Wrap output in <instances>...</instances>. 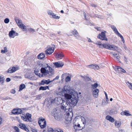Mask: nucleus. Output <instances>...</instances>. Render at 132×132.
Segmentation results:
<instances>
[{"instance_id": "11", "label": "nucleus", "mask_w": 132, "mask_h": 132, "mask_svg": "<svg viewBox=\"0 0 132 132\" xmlns=\"http://www.w3.org/2000/svg\"><path fill=\"white\" fill-rule=\"evenodd\" d=\"M18 35V34L15 32V31L12 30L10 31L9 35L11 38H14L15 36H17Z\"/></svg>"}, {"instance_id": "22", "label": "nucleus", "mask_w": 132, "mask_h": 132, "mask_svg": "<svg viewBox=\"0 0 132 132\" xmlns=\"http://www.w3.org/2000/svg\"><path fill=\"white\" fill-rule=\"evenodd\" d=\"M19 126L21 128L24 129L27 131H29L28 129L26 127V126L24 124L22 123H20L19 125Z\"/></svg>"}, {"instance_id": "35", "label": "nucleus", "mask_w": 132, "mask_h": 132, "mask_svg": "<svg viewBox=\"0 0 132 132\" xmlns=\"http://www.w3.org/2000/svg\"><path fill=\"white\" fill-rule=\"evenodd\" d=\"M52 129L54 132H63L62 130L59 128L55 129L54 130Z\"/></svg>"}, {"instance_id": "33", "label": "nucleus", "mask_w": 132, "mask_h": 132, "mask_svg": "<svg viewBox=\"0 0 132 132\" xmlns=\"http://www.w3.org/2000/svg\"><path fill=\"white\" fill-rule=\"evenodd\" d=\"M25 87V85L24 84H21L19 87V91H21L23 89H24Z\"/></svg>"}, {"instance_id": "10", "label": "nucleus", "mask_w": 132, "mask_h": 132, "mask_svg": "<svg viewBox=\"0 0 132 132\" xmlns=\"http://www.w3.org/2000/svg\"><path fill=\"white\" fill-rule=\"evenodd\" d=\"M54 49L53 47H48L47 49L45 51V53L46 55H50L54 52Z\"/></svg>"}, {"instance_id": "57", "label": "nucleus", "mask_w": 132, "mask_h": 132, "mask_svg": "<svg viewBox=\"0 0 132 132\" xmlns=\"http://www.w3.org/2000/svg\"><path fill=\"white\" fill-rule=\"evenodd\" d=\"M11 79L10 78H8L6 79V81L7 82H9L10 81Z\"/></svg>"}, {"instance_id": "4", "label": "nucleus", "mask_w": 132, "mask_h": 132, "mask_svg": "<svg viewBox=\"0 0 132 132\" xmlns=\"http://www.w3.org/2000/svg\"><path fill=\"white\" fill-rule=\"evenodd\" d=\"M117 51L118 53H116L113 52L111 53L112 55L114 57L116 60L119 61L120 63V61L119 60L122 58L125 62L127 64L128 62V58L126 57L123 53V51L121 50H116Z\"/></svg>"}, {"instance_id": "47", "label": "nucleus", "mask_w": 132, "mask_h": 132, "mask_svg": "<svg viewBox=\"0 0 132 132\" xmlns=\"http://www.w3.org/2000/svg\"><path fill=\"white\" fill-rule=\"evenodd\" d=\"M67 73H64L61 76V78H62V79H63L67 75Z\"/></svg>"}, {"instance_id": "46", "label": "nucleus", "mask_w": 132, "mask_h": 132, "mask_svg": "<svg viewBox=\"0 0 132 132\" xmlns=\"http://www.w3.org/2000/svg\"><path fill=\"white\" fill-rule=\"evenodd\" d=\"M42 97L41 95L40 94L36 96V100H39Z\"/></svg>"}, {"instance_id": "32", "label": "nucleus", "mask_w": 132, "mask_h": 132, "mask_svg": "<svg viewBox=\"0 0 132 132\" xmlns=\"http://www.w3.org/2000/svg\"><path fill=\"white\" fill-rule=\"evenodd\" d=\"M92 88L93 90H95L96 88L98 86V84L96 83H95L93 84H91Z\"/></svg>"}, {"instance_id": "17", "label": "nucleus", "mask_w": 132, "mask_h": 132, "mask_svg": "<svg viewBox=\"0 0 132 132\" xmlns=\"http://www.w3.org/2000/svg\"><path fill=\"white\" fill-rule=\"evenodd\" d=\"M72 33L75 36L77 39H79L80 37V35L76 30L75 29L72 31Z\"/></svg>"}, {"instance_id": "38", "label": "nucleus", "mask_w": 132, "mask_h": 132, "mask_svg": "<svg viewBox=\"0 0 132 132\" xmlns=\"http://www.w3.org/2000/svg\"><path fill=\"white\" fill-rule=\"evenodd\" d=\"M22 26L20 28H21L23 30V31H26L27 30V27H26L23 24H22Z\"/></svg>"}, {"instance_id": "26", "label": "nucleus", "mask_w": 132, "mask_h": 132, "mask_svg": "<svg viewBox=\"0 0 132 132\" xmlns=\"http://www.w3.org/2000/svg\"><path fill=\"white\" fill-rule=\"evenodd\" d=\"M27 117V121H31V114L27 113L26 114V116Z\"/></svg>"}, {"instance_id": "58", "label": "nucleus", "mask_w": 132, "mask_h": 132, "mask_svg": "<svg viewBox=\"0 0 132 132\" xmlns=\"http://www.w3.org/2000/svg\"><path fill=\"white\" fill-rule=\"evenodd\" d=\"M127 52L128 53L129 55H130L131 54V52L129 50H127Z\"/></svg>"}, {"instance_id": "40", "label": "nucleus", "mask_w": 132, "mask_h": 132, "mask_svg": "<svg viewBox=\"0 0 132 132\" xmlns=\"http://www.w3.org/2000/svg\"><path fill=\"white\" fill-rule=\"evenodd\" d=\"M52 17L54 19H59L60 18V16H56V15L54 13V14L53 15Z\"/></svg>"}, {"instance_id": "1", "label": "nucleus", "mask_w": 132, "mask_h": 132, "mask_svg": "<svg viewBox=\"0 0 132 132\" xmlns=\"http://www.w3.org/2000/svg\"><path fill=\"white\" fill-rule=\"evenodd\" d=\"M73 94L72 95L65 94V97L68 100L66 102L62 100V102L61 103V108L65 111L67 110H69V109H70V107L76 105L77 103L78 100V93L77 92H73Z\"/></svg>"}, {"instance_id": "56", "label": "nucleus", "mask_w": 132, "mask_h": 132, "mask_svg": "<svg viewBox=\"0 0 132 132\" xmlns=\"http://www.w3.org/2000/svg\"><path fill=\"white\" fill-rule=\"evenodd\" d=\"M99 47L101 48H104V44L103 45L101 44L99 46Z\"/></svg>"}, {"instance_id": "29", "label": "nucleus", "mask_w": 132, "mask_h": 132, "mask_svg": "<svg viewBox=\"0 0 132 132\" xmlns=\"http://www.w3.org/2000/svg\"><path fill=\"white\" fill-rule=\"evenodd\" d=\"M4 80V77L3 76L0 75V83L1 85H3Z\"/></svg>"}, {"instance_id": "25", "label": "nucleus", "mask_w": 132, "mask_h": 132, "mask_svg": "<svg viewBox=\"0 0 132 132\" xmlns=\"http://www.w3.org/2000/svg\"><path fill=\"white\" fill-rule=\"evenodd\" d=\"M115 125L117 128H119L121 125V122L119 120H115Z\"/></svg>"}, {"instance_id": "21", "label": "nucleus", "mask_w": 132, "mask_h": 132, "mask_svg": "<svg viewBox=\"0 0 132 132\" xmlns=\"http://www.w3.org/2000/svg\"><path fill=\"white\" fill-rule=\"evenodd\" d=\"M106 118L107 120H109L110 122H113L114 121V119L110 116L108 115L106 116Z\"/></svg>"}, {"instance_id": "48", "label": "nucleus", "mask_w": 132, "mask_h": 132, "mask_svg": "<svg viewBox=\"0 0 132 132\" xmlns=\"http://www.w3.org/2000/svg\"><path fill=\"white\" fill-rule=\"evenodd\" d=\"M15 91L14 89H12L11 91V93L13 94H14L15 93Z\"/></svg>"}, {"instance_id": "36", "label": "nucleus", "mask_w": 132, "mask_h": 132, "mask_svg": "<svg viewBox=\"0 0 132 132\" xmlns=\"http://www.w3.org/2000/svg\"><path fill=\"white\" fill-rule=\"evenodd\" d=\"M28 30L29 31L30 33H33L34 32H35V30L32 28H28Z\"/></svg>"}, {"instance_id": "50", "label": "nucleus", "mask_w": 132, "mask_h": 132, "mask_svg": "<svg viewBox=\"0 0 132 132\" xmlns=\"http://www.w3.org/2000/svg\"><path fill=\"white\" fill-rule=\"evenodd\" d=\"M95 17H97L99 18H102V16L98 15H95Z\"/></svg>"}, {"instance_id": "12", "label": "nucleus", "mask_w": 132, "mask_h": 132, "mask_svg": "<svg viewBox=\"0 0 132 132\" xmlns=\"http://www.w3.org/2000/svg\"><path fill=\"white\" fill-rule=\"evenodd\" d=\"M19 69V67H13L12 68H11L8 69V72L9 73H12L15 72Z\"/></svg>"}, {"instance_id": "9", "label": "nucleus", "mask_w": 132, "mask_h": 132, "mask_svg": "<svg viewBox=\"0 0 132 132\" xmlns=\"http://www.w3.org/2000/svg\"><path fill=\"white\" fill-rule=\"evenodd\" d=\"M67 112L66 114H65V119L66 120L68 121H70L72 120V116L71 115L72 114V113L70 111V112H67V111H66Z\"/></svg>"}, {"instance_id": "31", "label": "nucleus", "mask_w": 132, "mask_h": 132, "mask_svg": "<svg viewBox=\"0 0 132 132\" xmlns=\"http://www.w3.org/2000/svg\"><path fill=\"white\" fill-rule=\"evenodd\" d=\"M63 100L62 98L60 97H58L57 98V102L56 103L57 104H59L62 102V100Z\"/></svg>"}, {"instance_id": "20", "label": "nucleus", "mask_w": 132, "mask_h": 132, "mask_svg": "<svg viewBox=\"0 0 132 132\" xmlns=\"http://www.w3.org/2000/svg\"><path fill=\"white\" fill-rule=\"evenodd\" d=\"M15 20L20 28L22 26V24H24L22 23V21L19 19H15Z\"/></svg>"}, {"instance_id": "34", "label": "nucleus", "mask_w": 132, "mask_h": 132, "mask_svg": "<svg viewBox=\"0 0 132 132\" xmlns=\"http://www.w3.org/2000/svg\"><path fill=\"white\" fill-rule=\"evenodd\" d=\"M118 71H120L122 73H125L126 72V71L120 67H119L118 68Z\"/></svg>"}, {"instance_id": "41", "label": "nucleus", "mask_w": 132, "mask_h": 132, "mask_svg": "<svg viewBox=\"0 0 132 132\" xmlns=\"http://www.w3.org/2000/svg\"><path fill=\"white\" fill-rule=\"evenodd\" d=\"M71 80L70 77L69 76H67L65 79V81L66 82L70 81Z\"/></svg>"}, {"instance_id": "44", "label": "nucleus", "mask_w": 132, "mask_h": 132, "mask_svg": "<svg viewBox=\"0 0 132 132\" xmlns=\"http://www.w3.org/2000/svg\"><path fill=\"white\" fill-rule=\"evenodd\" d=\"M10 21V20L8 18H6L4 20V22L6 23H8Z\"/></svg>"}, {"instance_id": "18", "label": "nucleus", "mask_w": 132, "mask_h": 132, "mask_svg": "<svg viewBox=\"0 0 132 132\" xmlns=\"http://www.w3.org/2000/svg\"><path fill=\"white\" fill-rule=\"evenodd\" d=\"M99 92V90L97 89H96L95 90H93V94L94 97L97 98L98 97Z\"/></svg>"}, {"instance_id": "51", "label": "nucleus", "mask_w": 132, "mask_h": 132, "mask_svg": "<svg viewBox=\"0 0 132 132\" xmlns=\"http://www.w3.org/2000/svg\"><path fill=\"white\" fill-rule=\"evenodd\" d=\"M59 76H57L53 80H52L51 81H52V82H53V81H54L55 80H56V79L57 80V79H59Z\"/></svg>"}, {"instance_id": "24", "label": "nucleus", "mask_w": 132, "mask_h": 132, "mask_svg": "<svg viewBox=\"0 0 132 132\" xmlns=\"http://www.w3.org/2000/svg\"><path fill=\"white\" fill-rule=\"evenodd\" d=\"M111 28L117 35H118L120 34L117 30L116 27L112 25L111 26Z\"/></svg>"}, {"instance_id": "23", "label": "nucleus", "mask_w": 132, "mask_h": 132, "mask_svg": "<svg viewBox=\"0 0 132 132\" xmlns=\"http://www.w3.org/2000/svg\"><path fill=\"white\" fill-rule=\"evenodd\" d=\"M120 114L122 115H125L126 116H131V115L129 113V112L128 111H122L121 113Z\"/></svg>"}, {"instance_id": "60", "label": "nucleus", "mask_w": 132, "mask_h": 132, "mask_svg": "<svg viewBox=\"0 0 132 132\" xmlns=\"http://www.w3.org/2000/svg\"><path fill=\"white\" fill-rule=\"evenodd\" d=\"M123 48L124 49L126 50V51H127V50H128L127 48V47L125 45H124L123 46Z\"/></svg>"}, {"instance_id": "15", "label": "nucleus", "mask_w": 132, "mask_h": 132, "mask_svg": "<svg viewBox=\"0 0 132 132\" xmlns=\"http://www.w3.org/2000/svg\"><path fill=\"white\" fill-rule=\"evenodd\" d=\"M22 112V110L20 109H14L12 111V113L14 114H20Z\"/></svg>"}, {"instance_id": "63", "label": "nucleus", "mask_w": 132, "mask_h": 132, "mask_svg": "<svg viewBox=\"0 0 132 132\" xmlns=\"http://www.w3.org/2000/svg\"><path fill=\"white\" fill-rule=\"evenodd\" d=\"M95 44L99 46L101 44V43H100V42H98L96 43H95Z\"/></svg>"}, {"instance_id": "62", "label": "nucleus", "mask_w": 132, "mask_h": 132, "mask_svg": "<svg viewBox=\"0 0 132 132\" xmlns=\"http://www.w3.org/2000/svg\"><path fill=\"white\" fill-rule=\"evenodd\" d=\"M91 5L92 7H96V5H95L94 4H91Z\"/></svg>"}, {"instance_id": "13", "label": "nucleus", "mask_w": 132, "mask_h": 132, "mask_svg": "<svg viewBox=\"0 0 132 132\" xmlns=\"http://www.w3.org/2000/svg\"><path fill=\"white\" fill-rule=\"evenodd\" d=\"M51 82H52V81H50V79L47 80L43 79L41 81L40 85H44L45 84L46 85H48Z\"/></svg>"}, {"instance_id": "7", "label": "nucleus", "mask_w": 132, "mask_h": 132, "mask_svg": "<svg viewBox=\"0 0 132 132\" xmlns=\"http://www.w3.org/2000/svg\"><path fill=\"white\" fill-rule=\"evenodd\" d=\"M59 110L58 109H53L52 114L55 119L59 120L60 119V113Z\"/></svg>"}, {"instance_id": "14", "label": "nucleus", "mask_w": 132, "mask_h": 132, "mask_svg": "<svg viewBox=\"0 0 132 132\" xmlns=\"http://www.w3.org/2000/svg\"><path fill=\"white\" fill-rule=\"evenodd\" d=\"M53 64L57 68L62 67L64 65L63 63L61 61H58L57 62H55Z\"/></svg>"}, {"instance_id": "16", "label": "nucleus", "mask_w": 132, "mask_h": 132, "mask_svg": "<svg viewBox=\"0 0 132 132\" xmlns=\"http://www.w3.org/2000/svg\"><path fill=\"white\" fill-rule=\"evenodd\" d=\"M118 47L113 45L109 44L108 49L112 50L113 51L117 50L118 49Z\"/></svg>"}, {"instance_id": "54", "label": "nucleus", "mask_w": 132, "mask_h": 132, "mask_svg": "<svg viewBox=\"0 0 132 132\" xmlns=\"http://www.w3.org/2000/svg\"><path fill=\"white\" fill-rule=\"evenodd\" d=\"M129 88L132 90V84H130V85L128 86Z\"/></svg>"}, {"instance_id": "42", "label": "nucleus", "mask_w": 132, "mask_h": 132, "mask_svg": "<svg viewBox=\"0 0 132 132\" xmlns=\"http://www.w3.org/2000/svg\"><path fill=\"white\" fill-rule=\"evenodd\" d=\"M118 36L120 37V38H121V40L122 41L123 43H124L125 41L124 40V38L120 34H118Z\"/></svg>"}, {"instance_id": "43", "label": "nucleus", "mask_w": 132, "mask_h": 132, "mask_svg": "<svg viewBox=\"0 0 132 132\" xmlns=\"http://www.w3.org/2000/svg\"><path fill=\"white\" fill-rule=\"evenodd\" d=\"M48 13L49 15H51L52 16L53 14H54V13L51 10L48 11Z\"/></svg>"}, {"instance_id": "53", "label": "nucleus", "mask_w": 132, "mask_h": 132, "mask_svg": "<svg viewBox=\"0 0 132 132\" xmlns=\"http://www.w3.org/2000/svg\"><path fill=\"white\" fill-rule=\"evenodd\" d=\"M31 130L32 132H37V130L35 128H32Z\"/></svg>"}, {"instance_id": "55", "label": "nucleus", "mask_w": 132, "mask_h": 132, "mask_svg": "<svg viewBox=\"0 0 132 132\" xmlns=\"http://www.w3.org/2000/svg\"><path fill=\"white\" fill-rule=\"evenodd\" d=\"M119 67L118 66H116L115 68H114V70L117 72H118V68Z\"/></svg>"}, {"instance_id": "49", "label": "nucleus", "mask_w": 132, "mask_h": 132, "mask_svg": "<svg viewBox=\"0 0 132 132\" xmlns=\"http://www.w3.org/2000/svg\"><path fill=\"white\" fill-rule=\"evenodd\" d=\"M104 93L105 95V97L106 98V101H108V98L106 93L105 92H104Z\"/></svg>"}, {"instance_id": "45", "label": "nucleus", "mask_w": 132, "mask_h": 132, "mask_svg": "<svg viewBox=\"0 0 132 132\" xmlns=\"http://www.w3.org/2000/svg\"><path fill=\"white\" fill-rule=\"evenodd\" d=\"M109 44L108 43H105L104 44V48L107 49Z\"/></svg>"}, {"instance_id": "3", "label": "nucleus", "mask_w": 132, "mask_h": 132, "mask_svg": "<svg viewBox=\"0 0 132 132\" xmlns=\"http://www.w3.org/2000/svg\"><path fill=\"white\" fill-rule=\"evenodd\" d=\"M86 123V119L83 117H81V119L75 118L73 121L74 128L76 130H82L84 128Z\"/></svg>"}, {"instance_id": "8", "label": "nucleus", "mask_w": 132, "mask_h": 132, "mask_svg": "<svg viewBox=\"0 0 132 132\" xmlns=\"http://www.w3.org/2000/svg\"><path fill=\"white\" fill-rule=\"evenodd\" d=\"M106 32L105 31L102 32L101 34L98 35V38L101 40L107 41L108 39L106 37L105 34V33Z\"/></svg>"}, {"instance_id": "64", "label": "nucleus", "mask_w": 132, "mask_h": 132, "mask_svg": "<svg viewBox=\"0 0 132 132\" xmlns=\"http://www.w3.org/2000/svg\"><path fill=\"white\" fill-rule=\"evenodd\" d=\"M117 111H113L112 112V113H113V114H116L117 113Z\"/></svg>"}, {"instance_id": "28", "label": "nucleus", "mask_w": 132, "mask_h": 132, "mask_svg": "<svg viewBox=\"0 0 132 132\" xmlns=\"http://www.w3.org/2000/svg\"><path fill=\"white\" fill-rule=\"evenodd\" d=\"M45 57V55L44 53H40L37 56L38 59H42L44 58Z\"/></svg>"}, {"instance_id": "39", "label": "nucleus", "mask_w": 132, "mask_h": 132, "mask_svg": "<svg viewBox=\"0 0 132 132\" xmlns=\"http://www.w3.org/2000/svg\"><path fill=\"white\" fill-rule=\"evenodd\" d=\"M7 52V50L6 47H5L4 48V50H1V53H4Z\"/></svg>"}, {"instance_id": "19", "label": "nucleus", "mask_w": 132, "mask_h": 132, "mask_svg": "<svg viewBox=\"0 0 132 132\" xmlns=\"http://www.w3.org/2000/svg\"><path fill=\"white\" fill-rule=\"evenodd\" d=\"M88 67L89 68L93 69L96 70H97L99 68V66L96 64L90 65H88Z\"/></svg>"}, {"instance_id": "61", "label": "nucleus", "mask_w": 132, "mask_h": 132, "mask_svg": "<svg viewBox=\"0 0 132 132\" xmlns=\"http://www.w3.org/2000/svg\"><path fill=\"white\" fill-rule=\"evenodd\" d=\"M87 39L88 40V41L89 42H92V41L90 39V38H87Z\"/></svg>"}, {"instance_id": "37", "label": "nucleus", "mask_w": 132, "mask_h": 132, "mask_svg": "<svg viewBox=\"0 0 132 132\" xmlns=\"http://www.w3.org/2000/svg\"><path fill=\"white\" fill-rule=\"evenodd\" d=\"M21 118L24 121H27V117L25 115H22V116H21Z\"/></svg>"}, {"instance_id": "27", "label": "nucleus", "mask_w": 132, "mask_h": 132, "mask_svg": "<svg viewBox=\"0 0 132 132\" xmlns=\"http://www.w3.org/2000/svg\"><path fill=\"white\" fill-rule=\"evenodd\" d=\"M55 56L57 59H61L63 57V55L60 53H57Z\"/></svg>"}, {"instance_id": "52", "label": "nucleus", "mask_w": 132, "mask_h": 132, "mask_svg": "<svg viewBox=\"0 0 132 132\" xmlns=\"http://www.w3.org/2000/svg\"><path fill=\"white\" fill-rule=\"evenodd\" d=\"M14 129L17 132L19 131V128L18 127H14Z\"/></svg>"}, {"instance_id": "2", "label": "nucleus", "mask_w": 132, "mask_h": 132, "mask_svg": "<svg viewBox=\"0 0 132 132\" xmlns=\"http://www.w3.org/2000/svg\"><path fill=\"white\" fill-rule=\"evenodd\" d=\"M34 73L40 77H49L53 75V69L47 64L37 63Z\"/></svg>"}, {"instance_id": "30", "label": "nucleus", "mask_w": 132, "mask_h": 132, "mask_svg": "<svg viewBox=\"0 0 132 132\" xmlns=\"http://www.w3.org/2000/svg\"><path fill=\"white\" fill-rule=\"evenodd\" d=\"M47 89L48 90L50 89L48 86H41L39 87L40 90H45Z\"/></svg>"}, {"instance_id": "5", "label": "nucleus", "mask_w": 132, "mask_h": 132, "mask_svg": "<svg viewBox=\"0 0 132 132\" xmlns=\"http://www.w3.org/2000/svg\"><path fill=\"white\" fill-rule=\"evenodd\" d=\"M67 86H65L62 89L60 88H59L57 89L56 91V93L58 95H63L65 94H69L72 95L73 94V93L76 92L74 90L72 89H67Z\"/></svg>"}, {"instance_id": "59", "label": "nucleus", "mask_w": 132, "mask_h": 132, "mask_svg": "<svg viewBox=\"0 0 132 132\" xmlns=\"http://www.w3.org/2000/svg\"><path fill=\"white\" fill-rule=\"evenodd\" d=\"M83 14H84V16L85 18V19L86 20H88V19L87 18H86V13L85 12H84L83 13Z\"/></svg>"}, {"instance_id": "6", "label": "nucleus", "mask_w": 132, "mask_h": 132, "mask_svg": "<svg viewBox=\"0 0 132 132\" xmlns=\"http://www.w3.org/2000/svg\"><path fill=\"white\" fill-rule=\"evenodd\" d=\"M38 123L39 124L42 129L45 128L46 126V121L45 119L42 117H40L38 119Z\"/></svg>"}]
</instances>
